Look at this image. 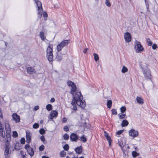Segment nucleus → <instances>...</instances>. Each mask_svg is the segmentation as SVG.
<instances>
[{"instance_id":"a19ab883","label":"nucleus","mask_w":158,"mask_h":158,"mask_svg":"<svg viewBox=\"0 0 158 158\" xmlns=\"http://www.w3.org/2000/svg\"><path fill=\"white\" fill-rule=\"evenodd\" d=\"M63 137L65 140H67L69 139V137L68 135L65 134L63 136Z\"/></svg>"},{"instance_id":"69168bd1","label":"nucleus","mask_w":158,"mask_h":158,"mask_svg":"<svg viewBox=\"0 0 158 158\" xmlns=\"http://www.w3.org/2000/svg\"><path fill=\"white\" fill-rule=\"evenodd\" d=\"M0 117L2 118V114L1 113V110L0 109Z\"/></svg>"},{"instance_id":"a878e982","label":"nucleus","mask_w":158,"mask_h":158,"mask_svg":"<svg viewBox=\"0 0 158 158\" xmlns=\"http://www.w3.org/2000/svg\"><path fill=\"white\" fill-rule=\"evenodd\" d=\"M0 135L4 138L5 136V132L4 129H0Z\"/></svg>"},{"instance_id":"603ef678","label":"nucleus","mask_w":158,"mask_h":158,"mask_svg":"<svg viewBox=\"0 0 158 158\" xmlns=\"http://www.w3.org/2000/svg\"><path fill=\"white\" fill-rule=\"evenodd\" d=\"M43 16L45 18L44 19L45 20H46L47 19H45V18H47L48 17V14L46 12H44L43 13Z\"/></svg>"},{"instance_id":"37998d69","label":"nucleus","mask_w":158,"mask_h":158,"mask_svg":"<svg viewBox=\"0 0 158 158\" xmlns=\"http://www.w3.org/2000/svg\"><path fill=\"white\" fill-rule=\"evenodd\" d=\"M112 114L113 115H116L117 114V113L116 110L115 109H112L111 110Z\"/></svg>"},{"instance_id":"3c124183","label":"nucleus","mask_w":158,"mask_h":158,"mask_svg":"<svg viewBox=\"0 0 158 158\" xmlns=\"http://www.w3.org/2000/svg\"><path fill=\"white\" fill-rule=\"evenodd\" d=\"M40 139L44 143H45V140L44 136V135H42L41 136Z\"/></svg>"},{"instance_id":"6e6552de","label":"nucleus","mask_w":158,"mask_h":158,"mask_svg":"<svg viewBox=\"0 0 158 158\" xmlns=\"http://www.w3.org/2000/svg\"><path fill=\"white\" fill-rule=\"evenodd\" d=\"M142 71L146 78L148 79L150 78L151 74L149 70L148 69H143Z\"/></svg>"},{"instance_id":"58836bf2","label":"nucleus","mask_w":158,"mask_h":158,"mask_svg":"<svg viewBox=\"0 0 158 158\" xmlns=\"http://www.w3.org/2000/svg\"><path fill=\"white\" fill-rule=\"evenodd\" d=\"M106 5L108 7L111 6V4L110 1L108 0H106L105 1Z\"/></svg>"},{"instance_id":"0e129e2a","label":"nucleus","mask_w":158,"mask_h":158,"mask_svg":"<svg viewBox=\"0 0 158 158\" xmlns=\"http://www.w3.org/2000/svg\"><path fill=\"white\" fill-rule=\"evenodd\" d=\"M88 49L87 48H86L83 51V52L84 53H86L87 52V51L88 50Z\"/></svg>"},{"instance_id":"5fc2aeb1","label":"nucleus","mask_w":158,"mask_h":158,"mask_svg":"<svg viewBox=\"0 0 158 158\" xmlns=\"http://www.w3.org/2000/svg\"><path fill=\"white\" fill-rule=\"evenodd\" d=\"M152 47L153 49L155 50L156 48L157 47V45L155 44H153L152 45Z\"/></svg>"},{"instance_id":"4be33fe9","label":"nucleus","mask_w":158,"mask_h":158,"mask_svg":"<svg viewBox=\"0 0 158 158\" xmlns=\"http://www.w3.org/2000/svg\"><path fill=\"white\" fill-rule=\"evenodd\" d=\"M58 115L57 112L55 110H52L51 112L50 115L52 118H51V119H52L53 117H56Z\"/></svg>"},{"instance_id":"6e6d98bb","label":"nucleus","mask_w":158,"mask_h":158,"mask_svg":"<svg viewBox=\"0 0 158 158\" xmlns=\"http://www.w3.org/2000/svg\"><path fill=\"white\" fill-rule=\"evenodd\" d=\"M84 127H86L87 128H89L90 127V126L88 124H87L86 123H85Z\"/></svg>"},{"instance_id":"7c9ffc66","label":"nucleus","mask_w":158,"mask_h":158,"mask_svg":"<svg viewBox=\"0 0 158 158\" xmlns=\"http://www.w3.org/2000/svg\"><path fill=\"white\" fill-rule=\"evenodd\" d=\"M145 1V4L146 6L147 10V11H149V2L148 0H144Z\"/></svg>"},{"instance_id":"9b49d317","label":"nucleus","mask_w":158,"mask_h":158,"mask_svg":"<svg viewBox=\"0 0 158 158\" xmlns=\"http://www.w3.org/2000/svg\"><path fill=\"white\" fill-rule=\"evenodd\" d=\"M13 120L16 122L18 123L20 120V117L16 113H14L12 115Z\"/></svg>"},{"instance_id":"6ab92c4d","label":"nucleus","mask_w":158,"mask_h":158,"mask_svg":"<svg viewBox=\"0 0 158 158\" xmlns=\"http://www.w3.org/2000/svg\"><path fill=\"white\" fill-rule=\"evenodd\" d=\"M136 100L139 104L143 105L144 103L143 100L141 97L137 96Z\"/></svg>"},{"instance_id":"f8f14e48","label":"nucleus","mask_w":158,"mask_h":158,"mask_svg":"<svg viewBox=\"0 0 158 158\" xmlns=\"http://www.w3.org/2000/svg\"><path fill=\"white\" fill-rule=\"evenodd\" d=\"M53 46L52 44H49L46 50V54L53 53Z\"/></svg>"},{"instance_id":"2eb2a0df","label":"nucleus","mask_w":158,"mask_h":158,"mask_svg":"<svg viewBox=\"0 0 158 158\" xmlns=\"http://www.w3.org/2000/svg\"><path fill=\"white\" fill-rule=\"evenodd\" d=\"M71 139L73 141H77L78 139L77 135L74 133H72L70 136Z\"/></svg>"},{"instance_id":"338daca9","label":"nucleus","mask_w":158,"mask_h":158,"mask_svg":"<svg viewBox=\"0 0 158 158\" xmlns=\"http://www.w3.org/2000/svg\"><path fill=\"white\" fill-rule=\"evenodd\" d=\"M0 129H4L3 127L1 124H0Z\"/></svg>"},{"instance_id":"c756f323","label":"nucleus","mask_w":158,"mask_h":158,"mask_svg":"<svg viewBox=\"0 0 158 158\" xmlns=\"http://www.w3.org/2000/svg\"><path fill=\"white\" fill-rule=\"evenodd\" d=\"M46 108L48 111H50L52 109V106L51 105L48 104L46 106Z\"/></svg>"},{"instance_id":"393cba45","label":"nucleus","mask_w":158,"mask_h":158,"mask_svg":"<svg viewBox=\"0 0 158 158\" xmlns=\"http://www.w3.org/2000/svg\"><path fill=\"white\" fill-rule=\"evenodd\" d=\"M63 47H64L60 43V44H58L57 46V51L58 52H60L62 49Z\"/></svg>"},{"instance_id":"f257e3e1","label":"nucleus","mask_w":158,"mask_h":158,"mask_svg":"<svg viewBox=\"0 0 158 158\" xmlns=\"http://www.w3.org/2000/svg\"><path fill=\"white\" fill-rule=\"evenodd\" d=\"M73 97L74 99L77 101V104L82 108H84L85 106V101L83 99V96L81 92L76 90L73 92V94H72Z\"/></svg>"},{"instance_id":"c03bdc74","label":"nucleus","mask_w":158,"mask_h":158,"mask_svg":"<svg viewBox=\"0 0 158 158\" xmlns=\"http://www.w3.org/2000/svg\"><path fill=\"white\" fill-rule=\"evenodd\" d=\"M44 146L43 145H41L40 146L39 148V149L41 151H43L44 150Z\"/></svg>"},{"instance_id":"a211bd4d","label":"nucleus","mask_w":158,"mask_h":158,"mask_svg":"<svg viewBox=\"0 0 158 158\" xmlns=\"http://www.w3.org/2000/svg\"><path fill=\"white\" fill-rule=\"evenodd\" d=\"M76 153L78 154H81L82 152V148L81 146L77 147L75 149Z\"/></svg>"},{"instance_id":"052dcab7","label":"nucleus","mask_w":158,"mask_h":158,"mask_svg":"<svg viewBox=\"0 0 158 158\" xmlns=\"http://www.w3.org/2000/svg\"><path fill=\"white\" fill-rule=\"evenodd\" d=\"M104 135L106 138L109 136L108 134L106 132H104Z\"/></svg>"},{"instance_id":"a18cd8bd","label":"nucleus","mask_w":158,"mask_h":158,"mask_svg":"<svg viewBox=\"0 0 158 158\" xmlns=\"http://www.w3.org/2000/svg\"><path fill=\"white\" fill-rule=\"evenodd\" d=\"M39 127V125L38 123H35L33 126V127L35 129H37Z\"/></svg>"},{"instance_id":"39448f33","label":"nucleus","mask_w":158,"mask_h":158,"mask_svg":"<svg viewBox=\"0 0 158 158\" xmlns=\"http://www.w3.org/2000/svg\"><path fill=\"white\" fill-rule=\"evenodd\" d=\"M5 145L4 155L6 158H8L9 157L10 153L9 151L10 143H8L7 142L5 143Z\"/></svg>"},{"instance_id":"c9c22d12","label":"nucleus","mask_w":158,"mask_h":158,"mask_svg":"<svg viewBox=\"0 0 158 158\" xmlns=\"http://www.w3.org/2000/svg\"><path fill=\"white\" fill-rule=\"evenodd\" d=\"M106 138L107 140L108 141L109 145L110 146L111 145V137L109 135V136H108Z\"/></svg>"},{"instance_id":"4d7b16f0","label":"nucleus","mask_w":158,"mask_h":158,"mask_svg":"<svg viewBox=\"0 0 158 158\" xmlns=\"http://www.w3.org/2000/svg\"><path fill=\"white\" fill-rule=\"evenodd\" d=\"M123 131V130L119 131L116 132V134L118 135H121Z\"/></svg>"},{"instance_id":"e433bc0d","label":"nucleus","mask_w":158,"mask_h":158,"mask_svg":"<svg viewBox=\"0 0 158 158\" xmlns=\"http://www.w3.org/2000/svg\"><path fill=\"white\" fill-rule=\"evenodd\" d=\"M66 155V152L64 151H62L60 153V156L61 157H64Z\"/></svg>"},{"instance_id":"cd10ccee","label":"nucleus","mask_w":158,"mask_h":158,"mask_svg":"<svg viewBox=\"0 0 158 158\" xmlns=\"http://www.w3.org/2000/svg\"><path fill=\"white\" fill-rule=\"evenodd\" d=\"M56 58L58 60H61L62 59V57L61 54L57 53Z\"/></svg>"},{"instance_id":"c85d7f7f","label":"nucleus","mask_w":158,"mask_h":158,"mask_svg":"<svg viewBox=\"0 0 158 158\" xmlns=\"http://www.w3.org/2000/svg\"><path fill=\"white\" fill-rule=\"evenodd\" d=\"M128 71L127 68L125 66H123V68L121 70V72L122 73H125Z\"/></svg>"},{"instance_id":"ddd939ff","label":"nucleus","mask_w":158,"mask_h":158,"mask_svg":"<svg viewBox=\"0 0 158 158\" xmlns=\"http://www.w3.org/2000/svg\"><path fill=\"white\" fill-rule=\"evenodd\" d=\"M5 128L6 132L10 133L11 129L10 127V125L8 122L7 121L5 123Z\"/></svg>"},{"instance_id":"473e14b6","label":"nucleus","mask_w":158,"mask_h":158,"mask_svg":"<svg viewBox=\"0 0 158 158\" xmlns=\"http://www.w3.org/2000/svg\"><path fill=\"white\" fill-rule=\"evenodd\" d=\"M80 139L83 142H85L87 141V139L85 137L84 135H82V136L81 137Z\"/></svg>"},{"instance_id":"72a5a7b5","label":"nucleus","mask_w":158,"mask_h":158,"mask_svg":"<svg viewBox=\"0 0 158 158\" xmlns=\"http://www.w3.org/2000/svg\"><path fill=\"white\" fill-rule=\"evenodd\" d=\"M94 59L95 61H97L99 60V57L98 55L94 53Z\"/></svg>"},{"instance_id":"13d9d810","label":"nucleus","mask_w":158,"mask_h":158,"mask_svg":"<svg viewBox=\"0 0 158 158\" xmlns=\"http://www.w3.org/2000/svg\"><path fill=\"white\" fill-rule=\"evenodd\" d=\"M67 118H64L62 119V122L63 123H64L66 122L67 121Z\"/></svg>"},{"instance_id":"4468645a","label":"nucleus","mask_w":158,"mask_h":158,"mask_svg":"<svg viewBox=\"0 0 158 158\" xmlns=\"http://www.w3.org/2000/svg\"><path fill=\"white\" fill-rule=\"evenodd\" d=\"M27 73L30 74H32L35 73V69L31 67L27 68Z\"/></svg>"},{"instance_id":"ea45409f","label":"nucleus","mask_w":158,"mask_h":158,"mask_svg":"<svg viewBox=\"0 0 158 158\" xmlns=\"http://www.w3.org/2000/svg\"><path fill=\"white\" fill-rule=\"evenodd\" d=\"M121 111L122 113L124 112L126 110V108L125 106H122L120 108Z\"/></svg>"},{"instance_id":"2f4dec72","label":"nucleus","mask_w":158,"mask_h":158,"mask_svg":"<svg viewBox=\"0 0 158 158\" xmlns=\"http://www.w3.org/2000/svg\"><path fill=\"white\" fill-rule=\"evenodd\" d=\"M146 41L147 43H148V44L149 46L151 45L152 44V42L151 41L149 38H147L146 39Z\"/></svg>"},{"instance_id":"412c9836","label":"nucleus","mask_w":158,"mask_h":158,"mask_svg":"<svg viewBox=\"0 0 158 158\" xmlns=\"http://www.w3.org/2000/svg\"><path fill=\"white\" fill-rule=\"evenodd\" d=\"M69 40H65L62 41L60 43L63 47H64L69 44Z\"/></svg>"},{"instance_id":"423d86ee","label":"nucleus","mask_w":158,"mask_h":158,"mask_svg":"<svg viewBox=\"0 0 158 158\" xmlns=\"http://www.w3.org/2000/svg\"><path fill=\"white\" fill-rule=\"evenodd\" d=\"M25 148L27 150L28 154L31 156H33L34 155L33 149L32 148H31L28 144H27L25 145Z\"/></svg>"},{"instance_id":"bb28decb","label":"nucleus","mask_w":158,"mask_h":158,"mask_svg":"<svg viewBox=\"0 0 158 158\" xmlns=\"http://www.w3.org/2000/svg\"><path fill=\"white\" fill-rule=\"evenodd\" d=\"M112 104V102L111 100H109L107 101V107L109 108H110L111 107Z\"/></svg>"},{"instance_id":"4c0bfd02","label":"nucleus","mask_w":158,"mask_h":158,"mask_svg":"<svg viewBox=\"0 0 158 158\" xmlns=\"http://www.w3.org/2000/svg\"><path fill=\"white\" fill-rule=\"evenodd\" d=\"M69 146L68 144H66L63 147V148L66 151H67L69 150Z\"/></svg>"},{"instance_id":"9d476101","label":"nucleus","mask_w":158,"mask_h":158,"mask_svg":"<svg viewBox=\"0 0 158 158\" xmlns=\"http://www.w3.org/2000/svg\"><path fill=\"white\" fill-rule=\"evenodd\" d=\"M26 142L29 143L31 141V134L28 131H26Z\"/></svg>"},{"instance_id":"1a4fd4ad","label":"nucleus","mask_w":158,"mask_h":158,"mask_svg":"<svg viewBox=\"0 0 158 158\" xmlns=\"http://www.w3.org/2000/svg\"><path fill=\"white\" fill-rule=\"evenodd\" d=\"M124 38L125 41L127 42H129L131 40V36L129 33H125L124 35Z\"/></svg>"},{"instance_id":"680f3d73","label":"nucleus","mask_w":158,"mask_h":158,"mask_svg":"<svg viewBox=\"0 0 158 158\" xmlns=\"http://www.w3.org/2000/svg\"><path fill=\"white\" fill-rule=\"evenodd\" d=\"M55 101V99L54 98H52L50 100V102H54Z\"/></svg>"},{"instance_id":"49530a36","label":"nucleus","mask_w":158,"mask_h":158,"mask_svg":"<svg viewBox=\"0 0 158 158\" xmlns=\"http://www.w3.org/2000/svg\"><path fill=\"white\" fill-rule=\"evenodd\" d=\"M25 142V139L24 138H22L20 140V143L22 144H23Z\"/></svg>"},{"instance_id":"de8ad7c7","label":"nucleus","mask_w":158,"mask_h":158,"mask_svg":"<svg viewBox=\"0 0 158 158\" xmlns=\"http://www.w3.org/2000/svg\"><path fill=\"white\" fill-rule=\"evenodd\" d=\"M39 132L40 134L43 135L45 133V131L43 129H41L40 130Z\"/></svg>"},{"instance_id":"20e7f679","label":"nucleus","mask_w":158,"mask_h":158,"mask_svg":"<svg viewBox=\"0 0 158 158\" xmlns=\"http://www.w3.org/2000/svg\"><path fill=\"white\" fill-rule=\"evenodd\" d=\"M67 85L71 87V89L70 91V93L71 94H73V92L76 91L77 88L74 83L70 81H68L67 82Z\"/></svg>"},{"instance_id":"dca6fc26","label":"nucleus","mask_w":158,"mask_h":158,"mask_svg":"<svg viewBox=\"0 0 158 158\" xmlns=\"http://www.w3.org/2000/svg\"><path fill=\"white\" fill-rule=\"evenodd\" d=\"M46 57L50 62H52L53 60V53L46 54Z\"/></svg>"},{"instance_id":"f03ea898","label":"nucleus","mask_w":158,"mask_h":158,"mask_svg":"<svg viewBox=\"0 0 158 158\" xmlns=\"http://www.w3.org/2000/svg\"><path fill=\"white\" fill-rule=\"evenodd\" d=\"M38 7V17L40 18L42 16V13L43 10L42 7V4L40 2L37 0H34Z\"/></svg>"},{"instance_id":"aec40b11","label":"nucleus","mask_w":158,"mask_h":158,"mask_svg":"<svg viewBox=\"0 0 158 158\" xmlns=\"http://www.w3.org/2000/svg\"><path fill=\"white\" fill-rule=\"evenodd\" d=\"M123 139H118V144L119 146L121 147H123L125 144V143L123 142Z\"/></svg>"},{"instance_id":"f3484780","label":"nucleus","mask_w":158,"mask_h":158,"mask_svg":"<svg viewBox=\"0 0 158 158\" xmlns=\"http://www.w3.org/2000/svg\"><path fill=\"white\" fill-rule=\"evenodd\" d=\"M6 133V138L5 139V143L7 142L8 143H10L9 142L11 140V135H10V133Z\"/></svg>"},{"instance_id":"e2e57ef3","label":"nucleus","mask_w":158,"mask_h":158,"mask_svg":"<svg viewBox=\"0 0 158 158\" xmlns=\"http://www.w3.org/2000/svg\"><path fill=\"white\" fill-rule=\"evenodd\" d=\"M73 110H76L77 109V106H76V105H73Z\"/></svg>"},{"instance_id":"7ed1b4c3","label":"nucleus","mask_w":158,"mask_h":158,"mask_svg":"<svg viewBox=\"0 0 158 158\" xmlns=\"http://www.w3.org/2000/svg\"><path fill=\"white\" fill-rule=\"evenodd\" d=\"M135 45L136 52H141L143 50L144 48L140 42L136 40L135 42Z\"/></svg>"},{"instance_id":"79ce46f5","label":"nucleus","mask_w":158,"mask_h":158,"mask_svg":"<svg viewBox=\"0 0 158 158\" xmlns=\"http://www.w3.org/2000/svg\"><path fill=\"white\" fill-rule=\"evenodd\" d=\"M18 134L16 131H14L13 132V136L14 138L17 137L18 136Z\"/></svg>"},{"instance_id":"f704fd0d","label":"nucleus","mask_w":158,"mask_h":158,"mask_svg":"<svg viewBox=\"0 0 158 158\" xmlns=\"http://www.w3.org/2000/svg\"><path fill=\"white\" fill-rule=\"evenodd\" d=\"M132 154L133 157H135L137 156H138L139 155V154L138 153H137L135 151L133 152H132Z\"/></svg>"},{"instance_id":"bf43d9fd","label":"nucleus","mask_w":158,"mask_h":158,"mask_svg":"<svg viewBox=\"0 0 158 158\" xmlns=\"http://www.w3.org/2000/svg\"><path fill=\"white\" fill-rule=\"evenodd\" d=\"M39 108V106H35L34 107V110H37Z\"/></svg>"},{"instance_id":"774afa93","label":"nucleus","mask_w":158,"mask_h":158,"mask_svg":"<svg viewBox=\"0 0 158 158\" xmlns=\"http://www.w3.org/2000/svg\"><path fill=\"white\" fill-rule=\"evenodd\" d=\"M20 155H22L23 154H24L23 152L22 151H21L20 152Z\"/></svg>"},{"instance_id":"0eeeda50","label":"nucleus","mask_w":158,"mask_h":158,"mask_svg":"<svg viewBox=\"0 0 158 158\" xmlns=\"http://www.w3.org/2000/svg\"><path fill=\"white\" fill-rule=\"evenodd\" d=\"M129 135L130 136L135 138L138 135L139 132L137 131H135L133 129H131L129 131Z\"/></svg>"},{"instance_id":"864d4df0","label":"nucleus","mask_w":158,"mask_h":158,"mask_svg":"<svg viewBox=\"0 0 158 158\" xmlns=\"http://www.w3.org/2000/svg\"><path fill=\"white\" fill-rule=\"evenodd\" d=\"M71 104L73 106L76 105V104H77V101H76L74 99V98H73V101L71 102Z\"/></svg>"},{"instance_id":"b1692460","label":"nucleus","mask_w":158,"mask_h":158,"mask_svg":"<svg viewBox=\"0 0 158 158\" xmlns=\"http://www.w3.org/2000/svg\"><path fill=\"white\" fill-rule=\"evenodd\" d=\"M129 123L128 121L126 120H124L122 121L121 126L122 127H126L128 125Z\"/></svg>"},{"instance_id":"5701e85b","label":"nucleus","mask_w":158,"mask_h":158,"mask_svg":"<svg viewBox=\"0 0 158 158\" xmlns=\"http://www.w3.org/2000/svg\"><path fill=\"white\" fill-rule=\"evenodd\" d=\"M40 37L41 40L43 41H44V40L46 39V36L45 35L44 33L43 32L41 31L40 32Z\"/></svg>"},{"instance_id":"8fccbe9b","label":"nucleus","mask_w":158,"mask_h":158,"mask_svg":"<svg viewBox=\"0 0 158 158\" xmlns=\"http://www.w3.org/2000/svg\"><path fill=\"white\" fill-rule=\"evenodd\" d=\"M64 130L66 132L69 131V127L67 126H64Z\"/></svg>"},{"instance_id":"09e8293b","label":"nucleus","mask_w":158,"mask_h":158,"mask_svg":"<svg viewBox=\"0 0 158 158\" xmlns=\"http://www.w3.org/2000/svg\"><path fill=\"white\" fill-rule=\"evenodd\" d=\"M125 114H119V118L120 119H123L124 118V116H125Z\"/></svg>"}]
</instances>
